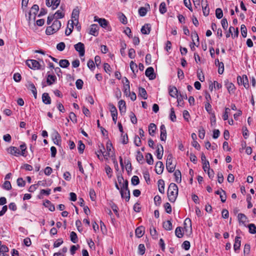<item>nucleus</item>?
Returning <instances> with one entry per match:
<instances>
[{
  "label": "nucleus",
  "mask_w": 256,
  "mask_h": 256,
  "mask_svg": "<svg viewBox=\"0 0 256 256\" xmlns=\"http://www.w3.org/2000/svg\"><path fill=\"white\" fill-rule=\"evenodd\" d=\"M168 197L171 202H174L178 195V187L176 184L171 183L168 190Z\"/></svg>",
  "instance_id": "nucleus-1"
},
{
  "label": "nucleus",
  "mask_w": 256,
  "mask_h": 256,
  "mask_svg": "<svg viewBox=\"0 0 256 256\" xmlns=\"http://www.w3.org/2000/svg\"><path fill=\"white\" fill-rule=\"evenodd\" d=\"M128 180H125L122 184L120 188V193L122 198H124V190L128 191V196H126V200L128 202L130 199V191L128 188Z\"/></svg>",
  "instance_id": "nucleus-2"
},
{
  "label": "nucleus",
  "mask_w": 256,
  "mask_h": 256,
  "mask_svg": "<svg viewBox=\"0 0 256 256\" xmlns=\"http://www.w3.org/2000/svg\"><path fill=\"white\" fill-rule=\"evenodd\" d=\"M166 168L169 172H172L176 168V165L172 164V156L171 154L168 156L166 162Z\"/></svg>",
  "instance_id": "nucleus-3"
},
{
  "label": "nucleus",
  "mask_w": 256,
  "mask_h": 256,
  "mask_svg": "<svg viewBox=\"0 0 256 256\" xmlns=\"http://www.w3.org/2000/svg\"><path fill=\"white\" fill-rule=\"evenodd\" d=\"M27 66L31 69L39 70L40 65L38 62L34 60H28L26 62Z\"/></svg>",
  "instance_id": "nucleus-4"
},
{
  "label": "nucleus",
  "mask_w": 256,
  "mask_h": 256,
  "mask_svg": "<svg viewBox=\"0 0 256 256\" xmlns=\"http://www.w3.org/2000/svg\"><path fill=\"white\" fill-rule=\"evenodd\" d=\"M237 80L238 84H243L245 88H249L248 80L246 75H243L242 76H238Z\"/></svg>",
  "instance_id": "nucleus-5"
},
{
  "label": "nucleus",
  "mask_w": 256,
  "mask_h": 256,
  "mask_svg": "<svg viewBox=\"0 0 256 256\" xmlns=\"http://www.w3.org/2000/svg\"><path fill=\"white\" fill-rule=\"evenodd\" d=\"M74 49L78 52L80 56H82L85 54L84 45L83 43L79 42L74 45Z\"/></svg>",
  "instance_id": "nucleus-6"
},
{
  "label": "nucleus",
  "mask_w": 256,
  "mask_h": 256,
  "mask_svg": "<svg viewBox=\"0 0 256 256\" xmlns=\"http://www.w3.org/2000/svg\"><path fill=\"white\" fill-rule=\"evenodd\" d=\"M51 136L54 144L56 145L60 146L61 142V137L58 132L54 130Z\"/></svg>",
  "instance_id": "nucleus-7"
},
{
  "label": "nucleus",
  "mask_w": 256,
  "mask_h": 256,
  "mask_svg": "<svg viewBox=\"0 0 256 256\" xmlns=\"http://www.w3.org/2000/svg\"><path fill=\"white\" fill-rule=\"evenodd\" d=\"M109 107L111 114L112 118V120L114 124L116 122L118 112L116 106L112 104H109Z\"/></svg>",
  "instance_id": "nucleus-8"
},
{
  "label": "nucleus",
  "mask_w": 256,
  "mask_h": 256,
  "mask_svg": "<svg viewBox=\"0 0 256 256\" xmlns=\"http://www.w3.org/2000/svg\"><path fill=\"white\" fill-rule=\"evenodd\" d=\"M145 74L150 80H154L156 77L154 73V69L152 67H148L147 68L145 72Z\"/></svg>",
  "instance_id": "nucleus-9"
},
{
  "label": "nucleus",
  "mask_w": 256,
  "mask_h": 256,
  "mask_svg": "<svg viewBox=\"0 0 256 256\" xmlns=\"http://www.w3.org/2000/svg\"><path fill=\"white\" fill-rule=\"evenodd\" d=\"M79 14L80 11L78 8H74L72 14V20H74L75 24L76 23V26L78 24Z\"/></svg>",
  "instance_id": "nucleus-10"
},
{
  "label": "nucleus",
  "mask_w": 256,
  "mask_h": 256,
  "mask_svg": "<svg viewBox=\"0 0 256 256\" xmlns=\"http://www.w3.org/2000/svg\"><path fill=\"white\" fill-rule=\"evenodd\" d=\"M56 77L54 74H49L48 72L46 76V84L48 86H50L55 83L56 81Z\"/></svg>",
  "instance_id": "nucleus-11"
},
{
  "label": "nucleus",
  "mask_w": 256,
  "mask_h": 256,
  "mask_svg": "<svg viewBox=\"0 0 256 256\" xmlns=\"http://www.w3.org/2000/svg\"><path fill=\"white\" fill-rule=\"evenodd\" d=\"M164 169V166L162 162L160 161H158L156 162L155 166L156 172L158 174H160L162 173Z\"/></svg>",
  "instance_id": "nucleus-12"
},
{
  "label": "nucleus",
  "mask_w": 256,
  "mask_h": 256,
  "mask_svg": "<svg viewBox=\"0 0 256 256\" xmlns=\"http://www.w3.org/2000/svg\"><path fill=\"white\" fill-rule=\"evenodd\" d=\"M150 10V6L148 4H146V7H140L138 10V14L140 16H144L146 15L148 11Z\"/></svg>",
  "instance_id": "nucleus-13"
},
{
  "label": "nucleus",
  "mask_w": 256,
  "mask_h": 256,
  "mask_svg": "<svg viewBox=\"0 0 256 256\" xmlns=\"http://www.w3.org/2000/svg\"><path fill=\"white\" fill-rule=\"evenodd\" d=\"M27 88L32 91L35 98H36L37 91L34 84L31 82H28L26 84Z\"/></svg>",
  "instance_id": "nucleus-14"
},
{
  "label": "nucleus",
  "mask_w": 256,
  "mask_h": 256,
  "mask_svg": "<svg viewBox=\"0 0 256 256\" xmlns=\"http://www.w3.org/2000/svg\"><path fill=\"white\" fill-rule=\"evenodd\" d=\"M160 139L161 140L165 141L166 138V130L164 124H162L160 126Z\"/></svg>",
  "instance_id": "nucleus-15"
},
{
  "label": "nucleus",
  "mask_w": 256,
  "mask_h": 256,
  "mask_svg": "<svg viewBox=\"0 0 256 256\" xmlns=\"http://www.w3.org/2000/svg\"><path fill=\"white\" fill-rule=\"evenodd\" d=\"M98 26L96 24H93L90 26L89 34L94 36L98 35Z\"/></svg>",
  "instance_id": "nucleus-16"
},
{
  "label": "nucleus",
  "mask_w": 256,
  "mask_h": 256,
  "mask_svg": "<svg viewBox=\"0 0 256 256\" xmlns=\"http://www.w3.org/2000/svg\"><path fill=\"white\" fill-rule=\"evenodd\" d=\"M156 157L157 158L158 160H160L162 158V155H163V152H164V148L163 146L161 144H159L157 145L156 146Z\"/></svg>",
  "instance_id": "nucleus-17"
},
{
  "label": "nucleus",
  "mask_w": 256,
  "mask_h": 256,
  "mask_svg": "<svg viewBox=\"0 0 256 256\" xmlns=\"http://www.w3.org/2000/svg\"><path fill=\"white\" fill-rule=\"evenodd\" d=\"M169 94L172 98L178 97V91L177 88L174 86H170L168 87Z\"/></svg>",
  "instance_id": "nucleus-18"
},
{
  "label": "nucleus",
  "mask_w": 256,
  "mask_h": 256,
  "mask_svg": "<svg viewBox=\"0 0 256 256\" xmlns=\"http://www.w3.org/2000/svg\"><path fill=\"white\" fill-rule=\"evenodd\" d=\"M225 85L230 94L234 93L236 88L232 82H230L228 80L225 81Z\"/></svg>",
  "instance_id": "nucleus-19"
},
{
  "label": "nucleus",
  "mask_w": 256,
  "mask_h": 256,
  "mask_svg": "<svg viewBox=\"0 0 256 256\" xmlns=\"http://www.w3.org/2000/svg\"><path fill=\"white\" fill-rule=\"evenodd\" d=\"M215 64L218 67V73L220 74H223L224 71V64L222 62H220L218 59L215 60Z\"/></svg>",
  "instance_id": "nucleus-20"
},
{
  "label": "nucleus",
  "mask_w": 256,
  "mask_h": 256,
  "mask_svg": "<svg viewBox=\"0 0 256 256\" xmlns=\"http://www.w3.org/2000/svg\"><path fill=\"white\" fill-rule=\"evenodd\" d=\"M8 153L14 156H18L20 155V150L16 147L15 146H10L8 149Z\"/></svg>",
  "instance_id": "nucleus-21"
},
{
  "label": "nucleus",
  "mask_w": 256,
  "mask_h": 256,
  "mask_svg": "<svg viewBox=\"0 0 256 256\" xmlns=\"http://www.w3.org/2000/svg\"><path fill=\"white\" fill-rule=\"evenodd\" d=\"M60 9L62 10H58L54 14H52L54 16V18H56V20L63 18L64 16V13L63 12L64 8H62V6H61Z\"/></svg>",
  "instance_id": "nucleus-22"
},
{
  "label": "nucleus",
  "mask_w": 256,
  "mask_h": 256,
  "mask_svg": "<svg viewBox=\"0 0 256 256\" xmlns=\"http://www.w3.org/2000/svg\"><path fill=\"white\" fill-rule=\"evenodd\" d=\"M151 30V26L149 24H145L141 28V32L142 34H148Z\"/></svg>",
  "instance_id": "nucleus-23"
},
{
  "label": "nucleus",
  "mask_w": 256,
  "mask_h": 256,
  "mask_svg": "<svg viewBox=\"0 0 256 256\" xmlns=\"http://www.w3.org/2000/svg\"><path fill=\"white\" fill-rule=\"evenodd\" d=\"M241 245L240 237L236 236L235 238V242L234 245V248L235 252L240 250Z\"/></svg>",
  "instance_id": "nucleus-24"
},
{
  "label": "nucleus",
  "mask_w": 256,
  "mask_h": 256,
  "mask_svg": "<svg viewBox=\"0 0 256 256\" xmlns=\"http://www.w3.org/2000/svg\"><path fill=\"white\" fill-rule=\"evenodd\" d=\"M42 102L46 104H51V98L49 96L48 93H44L42 96Z\"/></svg>",
  "instance_id": "nucleus-25"
},
{
  "label": "nucleus",
  "mask_w": 256,
  "mask_h": 256,
  "mask_svg": "<svg viewBox=\"0 0 256 256\" xmlns=\"http://www.w3.org/2000/svg\"><path fill=\"white\" fill-rule=\"evenodd\" d=\"M144 228L142 226L137 228L136 230L135 233L136 236L141 238L144 234Z\"/></svg>",
  "instance_id": "nucleus-26"
},
{
  "label": "nucleus",
  "mask_w": 256,
  "mask_h": 256,
  "mask_svg": "<svg viewBox=\"0 0 256 256\" xmlns=\"http://www.w3.org/2000/svg\"><path fill=\"white\" fill-rule=\"evenodd\" d=\"M70 24V28H68H68L66 30L65 34L66 36H69L72 32V30L74 28V24H75V22L74 20H69L68 22V25Z\"/></svg>",
  "instance_id": "nucleus-27"
},
{
  "label": "nucleus",
  "mask_w": 256,
  "mask_h": 256,
  "mask_svg": "<svg viewBox=\"0 0 256 256\" xmlns=\"http://www.w3.org/2000/svg\"><path fill=\"white\" fill-rule=\"evenodd\" d=\"M158 190L161 194L164 193V182L163 180H159L158 182Z\"/></svg>",
  "instance_id": "nucleus-28"
},
{
  "label": "nucleus",
  "mask_w": 256,
  "mask_h": 256,
  "mask_svg": "<svg viewBox=\"0 0 256 256\" xmlns=\"http://www.w3.org/2000/svg\"><path fill=\"white\" fill-rule=\"evenodd\" d=\"M39 10V7L37 4H34L31 8V10L30 12V13H31L34 15L33 16V20H34L36 19V14L38 13Z\"/></svg>",
  "instance_id": "nucleus-29"
},
{
  "label": "nucleus",
  "mask_w": 256,
  "mask_h": 256,
  "mask_svg": "<svg viewBox=\"0 0 256 256\" xmlns=\"http://www.w3.org/2000/svg\"><path fill=\"white\" fill-rule=\"evenodd\" d=\"M118 108L120 112H125L126 110V102L124 100H120L118 102Z\"/></svg>",
  "instance_id": "nucleus-30"
},
{
  "label": "nucleus",
  "mask_w": 256,
  "mask_h": 256,
  "mask_svg": "<svg viewBox=\"0 0 256 256\" xmlns=\"http://www.w3.org/2000/svg\"><path fill=\"white\" fill-rule=\"evenodd\" d=\"M156 130V125L154 123H150L148 126L149 134L152 136H154L155 134Z\"/></svg>",
  "instance_id": "nucleus-31"
},
{
  "label": "nucleus",
  "mask_w": 256,
  "mask_h": 256,
  "mask_svg": "<svg viewBox=\"0 0 256 256\" xmlns=\"http://www.w3.org/2000/svg\"><path fill=\"white\" fill-rule=\"evenodd\" d=\"M52 28H54V30L56 32L60 28L61 26V22L60 21H59L58 20H55L52 25Z\"/></svg>",
  "instance_id": "nucleus-32"
},
{
  "label": "nucleus",
  "mask_w": 256,
  "mask_h": 256,
  "mask_svg": "<svg viewBox=\"0 0 256 256\" xmlns=\"http://www.w3.org/2000/svg\"><path fill=\"white\" fill-rule=\"evenodd\" d=\"M175 181L178 183H180L182 181V174L180 170H176L174 173Z\"/></svg>",
  "instance_id": "nucleus-33"
},
{
  "label": "nucleus",
  "mask_w": 256,
  "mask_h": 256,
  "mask_svg": "<svg viewBox=\"0 0 256 256\" xmlns=\"http://www.w3.org/2000/svg\"><path fill=\"white\" fill-rule=\"evenodd\" d=\"M44 204L51 212H54L55 210L54 206L48 200H46L44 203Z\"/></svg>",
  "instance_id": "nucleus-34"
},
{
  "label": "nucleus",
  "mask_w": 256,
  "mask_h": 256,
  "mask_svg": "<svg viewBox=\"0 0 256 256\" xmlns=\"http://www.w3.org/2000/svg\"><path fill=\"white\" fill-rule=\"evenodd\" d=\"M194 36L196 38L198 44L196 45V44L193 41V42L190 44V47L192 50L194 51L195 50L194 46H198L199 45V38L198 34L196 32H194Z\"/></svg>",
  "instance_id": "nucleus-35"
},
{
  "label": "nucleus",
  "mask_w": 256,
  "mask_h": 256,
  "mask_svg": "<svg viewBox=\"0 0 256 256\" xmlns=\"http://www.w3.org/2000/svg\"><path fill=\"white\" fill-rule=\"evenodd\" d=\"M163 227L166 230H170L172 228V224L170 220L164 222Z\"/></svg>",
  "instance_id": "nucleus-36"
},
{
  "label": "nucleus",
  "mask_w": 256,
  "mask_h": 256,
  "mask_svg": "<svg viewBox=\"0 0 256 256\" xmlns=\"http://www.w3.org/2000/svg\"><path fill=\"white\" fill-rule=\"evenodd\" d=\"M60 66L62 68H68L70 64L67 60H61L59 62Z\"/></svg>",
  "instance_id": "nucleus-37"
},
{
  "label": "nucleus",
  "mask_w": 256,
  "mask_h": 256,
  "mask_svg": "<svg viewBox=\"0 0 256 256\" xmlns=\"http://www.w3.org/2000/svg\"><path fill=\"white\" fill-rule=\"evenodd\" d=\"M121 48L120 50V54L122 56H126L125 50L126 48V44L124 42H120Z\"/></svg>",
  "instance_id": "nucleus-38"
},
{
  "label": "nucleus",
  "mask_w": 256,
  "mask_h": 256,
  "mask_svg": "<svg viewBox=\"0 0 256 256\" xmlns=\"http://www.w3.org/2000/svg\"><path fill=\"white\" fill-rule=\"evenodd\" d=\"M139 95H140L144 100L147 98V93L146 90L142 87L139 88Z\"/></svg>",
  "instance_id": "nucleus-39"
},
{
  "label": "nucleus",
  "mask_w": 256,
  "mask_h": 256,
  "mask_svg": "<svg viewBox=\"0 0 256 256\" xmlns=\"http://www.w3.org/2000/svg\"><path fill=\"white\" fill-rule=\"evenodd\" d=\"M146 162L148 164H150V165L153 164L154 160H153V158H152V156L151 154L148 153L146 156Z\"/></svg>",
  "instance_id": "nucleus-40"
},
{
  "label": "nucleus",
  "mask_w": 256,
  "mask_h": 256,
  "mask_svg": "<svg viewBox=\"0 0 256 256\" xmlns=\"http://www.w3.org/2000/svg\"><path fill=\"white\" fill-rule=\"evenodd\" d=\"M175 234L178 238H182L184 236L182 232V228L180 226L177 227L175 230Z\"/></svg>",
  "instance_id": "nucleus-41"
},
{
  "label": "nucleus",
  "mask_w": 256,
  "mask_h": 256,
  "mask_svg": "<svg viewBox=\"0 0 256 256\" xmlns=\"http://www.w3.org/2000/svg\"><path fill=\"white\" fill-rule=\"evenodd\" d=\"M159 10L160 14H164L166 12V4L164 2H162L160 5Z\"/></svg>",
  "instance_id": "nucleus-42"
},
{
  "label": "nucleus",
  "mask_w": 256,
  "mask_h": 256,
  "mask_svg": "<svg viewBox=\"0 0 256 256\" xmlns=\"http://www.w3.org/2000/svg\"><path fill=\"white\" fill-rule=\"evenodd\" d=\"M238 220H239V222L240 223L242 222V224H244V222H246V221L247 219V218L245 216V214H242V213L238 214Z\"/></svg>",
  "instance_id": "nucleus-43"
},
{
  "label": "nucleus",
  "mask_w": 256,
  "mask_h": 256,
  "mask_svg": "<svg viewBox=\"0 0 256 256\" xmlns=\"http://www.w3.org/2000/svg\"><path fill=\"white\" fill-rule=\"evenodd\" d=\"M98 22L100 25L104 28H106L108 25V22L104 18H99Z\"/></svg>",
  "instance_id": "nucleus-44"
},
{
  "label": "nucleus",
  "mask_w": 256,
  "mask_h": 256,
  "mask_svg": "<svg viewBox=\"0 0 256 256\" xmlns=\"http://www.w3.org/2000/svg\"><path fill=\"white\" fill-rule=\"evenodd\" d=\"M70 238L71 241L74 243H76L78 241V238L76 233L74 232H72L70 234Z\"/></svg>",
  "instance_id": "nucleus-45"
},
{
  "label": "nucleus",
  "mask_w": 256,
  "mask_h": 256,
  "mask_svg": "<svg viewBox=\"0 0 256 256\" xmlns=\"http://www.w3.org/2000/svg\"><path fill=\"white\" fill-rule=\"evenodd\" d=\"M136 158L137 161L140 163H143L144 160V156L140 152V151L137 152V154L136 156Z\"/></svg>",
  "instance_id": "nucleus-46"
},
{
  "label": "nucleus",
  "mask_w": 256,
  "mask_h": 256,
  "mask_svg": "<svg viewBox=\"0 0 256 256\" xmlns=\"http://www.w3.org/2000/svg\"><path fill=\"white\" fill-rule=\"evenodd\" d=\"M250 246L249 244H246L244 249V256H247L250 254Z\"/></svg>",
  "instance_id": "nucleus-47"
},
{
  "label": "nucleus",
  "mask_w": 256,
  "mask_h": 256,
  "mask_svg": "<svg viewBox=\"0 0 256 256\" xmlns=\"http://www.w3.org/2000/svg\"><path fill=\"white\" fill-rule=\"evenodd\" d=\"M78 144V150L80 154H82L85 148V145L82 143V140H79Z\"/></svg>",
  "instance_id": "nucleus-48"
},
{
  "label": "nucleus",
  "mask_w": 256,
  "mask_h": 256,
  "mask_svg": "<svg viewBox=\"0 0 256 256\" xmlns=\"http://www.w3.org/2000/svg\"><path fill=\"white\" fill-rule=\"evenodd\" d=\"M249 232L251 234H254L256 233V226L254 224H250L248 225Z\"/></svg>",
  "instance_id": "nucleus-49"
},
{
  "label": "nucleus",
  "mask_w": 256,
  "mask_h": 256,
  "mask_svg": "<svg viewBox=\"0 0 256 256\" xmlns=\"http://www.w3.org/2000/svg\"><path fill=\"white\" fill-rule=\"evenodd\" d=\"M216 16L218 19H220L223 16V12L221 8H217L216 10Z\"/></svg>",
  "instance_id": "nucleus-50"
},
{
  "label": "nucleus",
  "mask_w": 256,
  "mask_h": 256,
  "mask_svg": "<svg viewBox=\"0 0 256 256\" xmlns=\"http://www.w3.org/2000/svg\"><path fill=\"white\" fill-rule=\"evenodd\" d=\"M146 248L144 244H140L138 247V252L140 255L145 253Z\"/></svg>",
  "instance_id": "nucleus-51"
},
{
  "label": "nucleus",
  "mask_w": 256,
  "mask_h": 256,
  "mask_svg": "<svg viewBox=\"0 0 256 256\" xmlns=\"http://www.w3.org/2000/svg\"><path fill=\"white\" fill-rule=\"evenodd\" d=\"M132 184L134 186H136L139 184L140 183V180L138 176H134L132 177L131 180Z\"/></svg>",
  "instance_id": "nucleus-52"
},
{
  "label": "nucleus",
  "mask_w": 256,
  "mask_h": 256,
  "mask_svg": "<svg viewBox=\"0 0 256 256\" xmlns=\"http://www.w3.org/2000/svg\"><path fill=\"white\" fill-rule=\"evenodd\" d=\"M230 111V108H226L225 111L222 115V118L224 120H226L228 118V114Z\"/></svg>",
  "instance_id": "nucleus-53"
},
{
  "label": "nucleus",
  "mask_w": 256,
  "mask_h": 256,
  "mask_svg": "<svg viewBox=\"0 0 256 256\" xmlns=\"http://www.w3.org/2000/svg\"><path fill=\"white\" fill-rule=\"evenodd\" d=\"M89 194L91 200L94 201L96 199V194L94 190L92 188L90 189Z\"/></svg>",
  "instance_id": "nucleus-54"
},
{
  "label": "nucleus",
  "mask_w": 256,
  "mask_h": 256,
  "mask_svg": "<svg viewBox=\"0 0 256 256\" xmlns=\"http://www.w3.org/2000/svg\"><path fill=\"white\" fill-rule=\"evenodd\" d=\"M83 84L84 82L80 79L77 80L76 82V88L78 90H81L82 88Z\"/></svg>",
  "instance_id": "nucleus-55"
},
{
  "label": "nucleus",
  "mask_w": 256,
  "mask_h": 256,
  "mask_svg": "<svg viewBox=\"0 0 256 256\" xmlns=\"http://www.w3.org/2000/svg\"><path fill=\"white\" fill-rule=\"evenodd\" d=\"M2 188L6 190H10L12 188L10 182L9 181L4 182L2 185Z\"/></svg>",
  "instance_id": "nucleus-56"
},
{
  "label": "nucleus",
  "mask_w": 256,
  "mask_h": 256,
  "mask_svg": "<svg viewBox=\"0 0 256 256\" xmlns=\"http://www.w3.org/2000/svg\"><path fill=\"white\" fill-rule=\"evenodd\" d=\"M241 32L242 35L244 38H246L247 35V30L244 24L241 26Z\"/></svg>",
  "instance_id": "nucleus-57"
},
{
  "label": "nucleus",
  "mask_w": 256,
  "mask_h": 256,
  "mask_svg": "<svg viewBox=\"0 0 256 256\" xmlns=\"http://www.w3.org/2000/svg\"><path fill=\"white\" fill-rule=\"evenodd\" d=\"M52 9H56L60 5V0H52Z\"/></svg>",
  "instance_id": "nucleus-58"
},
{
  "label": "nucleus",
  "mask_w": 256,
  "mask_h": 256,
  "mask_svg": "<svg viewBox=\"0 0 256 256\" xmlns=\"http://www.w3.org/2000/svg\"><path fill=\"white\" fill-rule=\"evenodd\" d=\"M55 32H56L54 30V28H52V26L47 27L46 30V33L47 35H50Z\"/></svg>",
  "instance_id": "nucleus-59"
},
{
  "label": "nucleus",
  "mask_w": 256,
  "mask_h": 256,
  "mask_svg": "<svg viewBox=\"0 0 256 256\" xmlns=\"http://www.w3.org/2000/svg\"><path fill=\"white\" fill-rule=\"evenodd\" d=\"M170 118L172 122H174L176 120V116L173 108L170 109Z\"/></svg>",
  "instance_id": "nucleus-60"
},
{
  "label": "nucleus",
  "mask_w": 256,
  "mask_h": 256,
  "mask_svg": "<svg viewBox=\"0 0 256 256\" xmlns=\"http://www.w3.org/2000/svg\"><path fill=\"white\" fill-rule=\"evenodd\" d=\"M190 244L188 240L184 241L182 244V248L185 250H188L190 248Z\"/></svg>",
  "instance_id": "nucleus-61"
},
{
  "label": "nucleus",
  "mask_w": 256,
  "mask_h": 256,
  "mask_svg": "<svg viewBox=\"0 0 256 256\" xmlns=\"http://www.w3.org/2000/svg\"><path fill=\"white\" fill-rule=\"evenodd\" d=\"M87 66H88V68L92 70H94V69L95 68L94 63V61L92 60H88V63H87Z\"/></svg>",
  "instance_id": "nucleus-62"
},
{
  "label": "nucleus",
  "mask_w": 256,
  "mask_h": 256,
  "mask_svg": "<svg viewBox=\"0 0 256 256\" xmlns=\"http://www.w3.org/2000/svg\"><path fill=\"white\" fill-rule=\"evenodd\" d=\"M164 208L167 213L170 214L172 212V207L168 202H166L164 204Z\"/></svg>",
  "instance_id": "nucleus-63"
},
{
  "label": "nucleus",
  "mask_w": 256,
  "mask_h": 256,
  "mask_svg": "<svg viewBox=\"0 0 256 256\" xmlns=\"http://www.w3.org/2000/svg\"><path fill=\"white\" fill-rule=\"evenodd\" d=\"M222 27L224 30H226L228 26V22L226 18L222 19L221 21Z\"/></svg>",
  "instance_id": "nucleus-64"
}]
</instances>
